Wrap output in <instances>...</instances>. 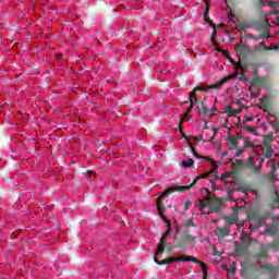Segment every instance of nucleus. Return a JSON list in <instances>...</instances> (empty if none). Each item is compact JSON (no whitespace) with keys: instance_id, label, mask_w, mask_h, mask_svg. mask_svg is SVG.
<instances>
[{"instance_id":"58","label":"nucleus","mask_w":279,"mask_h":279,"mask_svg":"<svg viewBox=\"0 0 279 279\" xmlns=\"http://www.w3.org/2000/svg\"><path fill=\"white\" fill-rule=\"evenodd\" d=\"M251 98H252V99L258 98V94L251 93Z\"/></svg>"},{"instance_id":"9","label":"nucleus","mask_w":279,"mask_h":279,"mask_svg":"<svg viewBox=\"0 0 279 279\" xmlns=\"http://www.w3.org/2000/svg\"><path fill=\"white\" fill-rule=\"evenodd\" d=\"M235 53H236V57L239 58L240 62L242 60H245V58H247V56H250V46L241 45V44L235 45Z\"/></svg>"},{"instance_id":"60","label":"nucleus","mask_w":279,"mask_h":279,"mask_svg":"<svg viewBox=\"0 0 279 279\" xmlns=\"http://www.w3.org/2000/svg\"><path fill=\"white\" fill-rule=\"evenodd\" d=\"M170 232H171V227H168V230L165 232V235L169 236Z\"/></svg>"},{"instance_id":"52","label":"nucleus","mask_w":279,"mask_h":279,"mask_svg":"<svg viewBox=\"0 0 279 279\" xmlns=\"http://www.w3.org/2000/svg\"><path fill=\"white\" fill-rule=\"evenodd\" d=\"M203 121H204V126H203V130H208V123H209V121L208 120H206V119H203Z\"/></svg>"},{"instance_id":"13","label":"nucleus","mask_w":279,"mask_h":279,"mask_svg":"<svg viewBox=\"0 0 279 279\" xmlns=\"http://www.w3.org/2000/svg\"><path fill=\"white\" fill-rule=\"evenodd\" d=\"M247 254V245H239L235 242V256H245Z\"/></svg>"},{"instance_id":"62","label":"nucleus","mask_w":279,"mask_h":279,"mask_svg":"<svg viewBox=\"0 0 279 279\" xmlns=\"http://www.w3.org/2000/svg\"><path fill=\"white\" fill-rule=\"evenodd\" d=\"M179 132L181 135L184 134V131L182 130V126H180V125H179Z\"/></svg>"},{"instance_id":"26","label":"nucleus","mask_w":279,"mask_h":279,"mask_svg":"<svg viewBox=\"0 0 279 279\" xmlns=\"http://www.w3.org/2000/svg\"><path fill=\"white\" fill-rule=\"evenodd\" d=\"M173 247H175V246H173V244H171V243L166 244L165 250H166L168 256L173 255Z\"/></svg>"},{"instance_id":"22","label":"nucleus","mask_w":279,"mask_h":279,"mask_svg":"<svg viewBox=\"0 0 279 279\" xmlns=\"http://www.w3.org/2000/svg\"><path fill=\"white\" fill-rule=\"evenodd\" d=\"M270 143H274V133H268L264 135L263 145H270Z\"/></svg>"},{"instance_id":"46","label":"nucleus","mask_w":279,"mask_h":279,"mask_svg":"<svg viewBox=\"0 0 279 279\" xmlns=\"http://www.w3.org/2000/svg\"><path fill=\"white\" fill-rule=\"evenodd\" d=\"M217 37L215 35L211 36V44L214 45V47H217V45H219V43H217Z\"/></svg>"},{"instance_id":"42","label":"nucleus","mask_w":279,"mask_h":279,"mask_svg":"<svg viewBox=\"0 0 279 279\" xmlns=\"http://www.w3.org/2000/svg\"><path fill=\"white\" fill-rule=\"evenodd\" d=\"M246 36H247L251 40H255V43H256L259 38H263V36L256 37V36L252 35V34H247Z\"/></svg>"},{"instance_id":"24","label":"nucleus","mask_w":279,"mask_h":279,"mask_svg":"<svg viewBox=\"0 0 279 279\" xmlns=\"http://www.w3.org/2000/svg\"><path fill=\"white\" fill-rule=\"evenodd\" d=\"M243 109H239V110H234L232 109L231 106H227V114H228V119H230V117H234V114L239 113V112H242Z\"/></svg>"},{"instance_id":"14","label":"nucleus","mask_w":279,"mask_h":279,"mask_svg":"<svg viewBox=\"0 0 279 279\" xmlns=\"http://www.w3.org/2000/svg\"><path fill=\"white\" fill-rule=\"evenodd\" d=\"M157 210L161 219L167 223L168 228H171V221L167 219V216H165V214L162 213V203L157 202Z\"/></svg>"},{"instance_id":"1","label":"nucleus","mask_w":279,"mask_h":279,"mask_svg":"<svg viewBox=\"0 0 279 279\" xmlns=\"http://www.w3.org/2000/svg\"><path fill=\"white\" fill-rule=\"evenodd\" d=\"M232 80V76H226L222 80H220L217 84L209 85L207 87H194V89L190 94V101H197V93H208V90H221L223 88L225 84H228Z\"/></svg>"},{"instance_id":"27","label":"nucleus","mask_w":279,"mask_h":279,"mask_svg":"<svg viewBox=\"0 0 279 279\" xmlns=\"http://www.w3.org/2000/svg\"><path fill=\"white\" fill-rule=\"evenodd\" d=\"M236 274V263L233 262L230 268L228 269V276H234Z\"/></svg>"},{"instance_id":"23","label":"nucleus","mask_w":279,"mask_h":279,"mask_svg":"<svg viewBox=\"0 0 279 279\" xmlns=\"http://www.w3.org/2000/svg\"><path fill=\"white\" fill-rule=\"evenodd\" d=\"M267 180H269L270 182H272V184L275 182L278 181V177L276 175V168H274L267 175H266Z\"/></svg>"},{"instance_id":"20","label":"nucleus","mask_w":279,"mask_h":279,"mask_svg":"<svg viewBox=\"0 0 279 279\" xmlns=\"http://www.w3.org/2000/svg\"><path fill=\"white\" fill-rule=\"evenodd\" d=\"M198 114L202 119H206V117H208V109L204 102H202V107L198 109Z\"/></svg>"},{"instance_id":"33","label":"nucleus","mask_w":279,"mask_h":279,"mask_svg":"<svg viewBox=\"0 0 279 279\" xmlns=\"http://www.w3.org/2000/svg\"><path fill=\"white\" fill-rule=\"evenodd\" d=\"M243 147H245V149H247V147H256V144L251 142L250 138H245Z\"/></svg>"},{"instance_id":"10","label":"nucleus","mask_w":279,"mask_h":279,"mask_svg":"<svg viewBox=\"0 0 279 279\" xmlns=\"http://www.w3.org/2000/svg\"><path fill=\"white\" fill-rule=\"evenodd\" d=\"M263 269L268 271L269 279H278V267L274 266V264H266Z\"/></svg>"},{"instance_id":"39","label":"nucleus","mask_w":279,"mask_h":279,"mask_svg":"<svg viewBox=\"0 0 279 279\" xmlns=\"http://www.w3.org/2000/svg\"><path fill=\"white\" fill-rule=\"evenodd\" d=\"M193 108H195V102L193 100L190 101V107L187 108L185 114L186 117H189V113L191 112V110H193Z\"/></svg>"},{"instance_id":"19","label":"nucleus","mask_w":279,"mask_h":279,"mask_svg":"<svg viewBox=\"0 0 279 279\" xmlns=\"http://www.w3.org/2000/svg\"><path fill=\"white\" fill-rule=\"evenodd\" d=\"M265 232L266 234H269L270 236H274L276 232H278V229L275 226L271 225H265Z\"/></svg>"},{"instance_id":"61","label":"nucleus","mask_w":279,"mask_h":279,"mask_svg":"<svg viewBox=\"0 0 279 279\" xmlns=\"http://www.w3.org/2000/svg\"><path fill=\"white\" fill-rule=\"evenodd\" d=\"M229 162H231V169H235L236 165L232 162V159H230Z\"/></svg>"},{"instance_id":"11","label":"nucleus","mask_w":279,"mask_h":279,"mask_svg":"<svg viewBox=\"0 0 279 279\" xmlns=\"http://www.w3.org/2000/svg\"><path fill=\"white\" fill-rule=\"evenodd\" d=\"M183 226V232L182 236L183 240L186 241V243H193L195 241V236L191 235V227L189 225H182Z\"/></svg>"},{"instance_id":"59","label":"nucleus","mask_w":279,"mask_h":279,"mask_svg":"<svg viewBox=\"0 0 279 279\" xmlns=\"http://www.w3.org/2000/svg\"><path fill=\"white\" fill-rule=\"evenodd\" d=\"M217 51H218L219 53H223V56H226V53H227V52H226L223 49H221V48H218Z\"/></svg>"},{"instance_id":"28","label":"nucleus","mask_w":279,"mask_h":279,"mask_svg":"<svg viewBox=\"0 0 279 279\" xmlns=\"http://www.w3.org/2000/svg\"><path fill=\"white\" fill-rule=\"evenodd\" d=\"M192 165H195V160H193V159L184 160L182 162V167H184V169H191Z\"/></svg>"},{"instance_id":"31","label":"nucleus","mask_w":279,"mask_h":279,"mask_svg":"<svg viewBox=\"0 0 279 279\" xmlns=\"http://www.w3.org/2000/svg\"><path fill=\"white\" fill-rule=\"evenodd\" d=\"M194 221V218H190L186 222H183L185 226H190V228H197V225Z\"/></svg>"},{"instance_id":"18","label":"nucleus","mask_w":279,"mask_h":279,"mask_svg":"<svg viewBox=\"0 0 279 279\" xmlns=\"http://www.w3.org/2000/svg\"><path fill=\"white\" fill-rule=\"evenodd\" d=\"M209 208L208 215H210V213H219V210H221V204L218 202L209 203Z\"/></svg>"},{"instance_id":"57","label":"nucleus","mask_w":279,"mask_h":279,"mask_svg":"<svg viewBox=\"0 0 279 279\" xmlns=\"http://www.w3.org/2000/svg\"><path fill=\"white\" fill-rule=\"evenodd\" d=\"M215 112H217V107H214L209 113V117H213V114H215Z\"/></svg>"},{"instance_id":"50","label":"nucleus","mask_w":279,"mask_h":279,"mask_svg":"<svg viewBox=\"0 0 279 279\" xmlns=\"http://www.w3.org/2000/svg\"><path fill=\"white\" fill-rule=\"evenodd\" d=\"M252 121H254V117H245V120L243 123H250Z\"/></svg>"},{"instance_id":"2","label":"nucleus","mask_w":279,"mask_h":279,"mask_svg":"<svg viewBox=\"0 0 279 279\" xmlns=\"http://www.w3.org/2000/svg\"><path fill=\"white\" fill-rule=\"evenodd\" d=\"M232 80V76H226L222 80H220L217 84L209 85L207 87H194V89L190 94V101H197V93H208V90H221L223 88L225 84H228Z\"/></svg>"},{"instance_id":"49","label":"nucleus","mask_w":279,"mask_h":279,"mask_svg":"<svg viewBox=\"0 0 279 279\" xmlns=\"http://www.w3.org/2000/svg\"><path fill=\"white\" fill-rule=\"evenodd\" d=\"M247 165H251V167L254 166V157H250L246 161Z\"/></svg>"},{"instance_id":"51","label":"nucleus","mask_w":279,"mask_h":279,"mask_svg":"<svg viewBox=\"0 0 279 279\" xmlns=\"http://www.w3.org/2000/svg\"><path fill=\"white\" fill-rule=\"evenodd\" d=\"M194 141H196L197 143H199V141H204V135H198L196 137H194Z\"/></svg>"},{"instance_id":"55","label":"nucleus","mask_w":279,"mask_h":279,"mask_svg":"<svg viewBox=\"0 0 279 279\" xmlns=\"http://www.w3.org/2000/svg\"><path fill=\"white\" fill-rule=\"evenodd\" d=\"M234 11H230L229 13V21H232V19L234 17Z\"/></svg>"},{"instance_id":"17","label":"nucleus","mask_w":279,"mask_h":279,"mask_svg":"<svg viewBox=\"0 0 279 279\" xmlns=\"http://www.w3.org/2000/svg\"><path fill=\"white\" fill-rule=\"evenodd\" d=\"M225 57L235 69H241V66H243V61H234V59L230 54H228V52H226Z\"/></svg>"},{"instance_id":"64","label":"nucleus","mask_w":279,"mask_h":279,"mask_svg":"<svg viewBox=\"0 0 279 279\" xmlns=\"http://www.w3.org/2000/svg\"><path fill=\"white\" fill-rule=\"evenodd\" d=\"M276 204H279V196L275 199Z\"/></svg>"},{"instance_id":"5","label":"nucleus","mask_w":279,"mask_h":279,"mask_svg":"<svg viewBox=\"0 0 279 279\" xmlns=\"http://www.w3.org/2000/svg\"><path fill=\"white\" fill-rule=\"evenodd\" d=\"M271 247H274V244L271 243L259 244L257 252L253 255L254 260L257 263H260V260H267V258H269V250H271Z\"/></svg>"},{"instance_id":"36","label":"nucleus","mask_w":279,"mask_h":279,"mask_svg":"<svg viewBox=\"0 0 279 279\" xmlns=\"http://www.w3.org/2000/svg\"><path fill=\"white\" fill-rule=\"evenodd\" d=\"M205 22L208 23V25H211L214 32H217V29L215 28V24L213 23V20H210V17H208V15L206 17H204Z\"/></svg>"},{"instance_id":"12","label":"nucleus","mask_w":279,"mask_h":279,"mask_svg":"<svg viewBox=\"0 0 279 279\" xmlns=\"http://www.w3.org/2000/svg\"><path fill=\"white\" fill-rule=\"evenodd\" d=\"M264 112H269V96H264L260 98V105L258 106Z\"/></svg>"},{"instance_id":"29","label":"nucleus","mask_w":279,"mask_h":279,"mask_svg":"<svg viewBox=\"0 0 279 279\" xmlns=\"http://www.w3.org/2000/svg\"><path fill=\"white\" fill-rule=\"evenodd\" d=\"M245 132H248V134H253L254 136H258V132H256V129L252 126H244Z\"/></svg>"},{"instance_id":"41","label":"nucleus","mask_w":279,"mask_h":279,"mask_svg":"<svg viewBox=\"0 0 279 279\" xmlns=\"http://www.w3.org/2000/svg\"><path fill=\"white\" fill-rule=\"evenodd\" d=\"M247 27V24H245V23H240L239 24V26H238V29L240 31V32H245V28Z\"/></svg>"},{"instance_id":"47","label":"nucleus","mask_w":279,"mask_h":279,"mask_svg":"<svg viewBox=\"0 0 279 279\" xmlns=\"http://www.w3.org/2000/svg\"><path fill=\"white\" fill-rule=\"evenodd\" d=\"M187 117L189 116L184 114L183 118H181L180 124H179L180 126L184 125V122L186 121Z\"/></svg>"},{"instance_id":"21","label":"nucleus","mask_w":279,"mask_h":279,"mask_svg":"<svg viewBox=\"0 0 279 279\" xmlns=\"http://www.w3.org/2000/svg\"><path fill=\"white\" fill-rule=\"evenodd\" d=\"M227 140L230 142L229 149H236L239 146V141H236L232 135H229Z\"/></svg>"},{"instance_id":"30","label":"nucleus","mask_w":279,"mask_h":279,"mask_svg":"<svg viewBox=\"0 0 279 279\" xmlns=\"http://www.w3.org/2000/svg\"><path fill=\"white\" fill-rule=\"evenodd\" d=\"M263 162H265L264 159L260 160V163L258 166H252L254 173H260V169H263Z\"/></svg>"},{"instance_id":"56","label":"nucleus","mask_w":279,"mask_h":279,"mask_svg":"<svg viewBox=\"0 0 279 279\" xmlns=\"http://www.w3.org/2000/svg\"><path fill=\"white\" fill-rule=\"evenodd\" d=\"M233 184H241V179L234 178L233 179Z\"/></svg>"},{"instance_id":"15","label":"nucleus","mask_w":279,"mask_h":279,"mask_svg":"<svg viewBox=\"0 0 279 279\" xmlns=\"http://www.w3.org/2000/svg\"><path fill=\"white\" fill-rule=\"evenodd\" d=\"M260 147L265 151L264 157L268 160L271 159V157L274 156V148H271L270 145H260Z\"/></svg>"},{"instance_id":"7","label":"nucleus","mask_w":279,"mask_h":279,"mask_svg":"<svg viewBox=\"0 0 279 279\" xmlns=\"http://www.w3.org/2000/svg\"><path fill=\"white\" fill-rule=\"evenodd\" d=\"M247 220L248 221H257V223L267 225V215H265L256 209H252V210L247 211Z\"/></svg>"},{"instance_id":"44","label":"nucleus","mask_w":279,"mask_h":279,"mask_svg":"<svg viewBox=\"0 0 279 279\" xmlns=\"http://www.w3.org/2000/svg\"><path fill=\"white\" fill-rule=\"evenodd\" d=\"M235 162L238 167H245V161H243L242 159H235Z\"/></svg>"},{"instance_id":"16","label":"nucleus","mask_w":279,"mask_h":279,"mask_svg":"<svg viewBox=\"0 0 279 279\" xmlns=\"http://www.w3.org/2000/svg\"><path fill=\"white\" fill-rule=\"evenodd\" d=\"M202 158H203V160H207L208 162H210L213 165L211 170L209 172H207L208 175H213V173H215L217 175V169L219 168V166L215 165V160H213L208 156H203Z\"/></svg>"},{"instance_id":"8","label":"nucleus","mask_w":279,"mask_h":279,"mask_svg":"<svg viewBox=\"0 0 279 279\" xmlns=\"http://www.w3.org/2000/svg\"><path fill=\"white\" fill-rule=\"evenodd\" d=\"M170 262H177V263H182V262H187V263H196L197 265H201L204 274H206V264L204 262H199L197 258L193 257V256H180L177 257V259H170Z\"/></svg>"},{"instance_id":"53","label":"nucleus","mask_w":279,"mask_h":279,"mask_svg":"<svg viewBox=\"0 0 279 279\" xmlns=\"http://www.w3.org/2000/svg\"><path fill=\"white\" fill-rule=\"evenodd\" d=\"M204 191H207V202H210V191H208V189L203 187Z\"/></svg>"},{"instance_id":"25","label":"nucleus","mask_w":279,"mask_h":279,"mask_svg":"<svg viewBox=\"0 0 279 279\" xmlns=\"http://www.w3.org/2000/svg\"><path fill=\"white\" fill-rule=\"evenodd\" d=\"M263 226H265V223H263V222H256L255 225L251 223L250 230H251V232H256V230H258L259 228H263Z\"/></svg>"},{"instance_id":"34","label":"nucleus","mask_w":279,"mask_h":279,"mask_svg":"<svg viewBox=\"0 0 279 279\" xmlns=\"http://www.w3.org/2000/svg\"><path fill=\"white\" fill-rule=\"evenodd\" d=\"M189 145H190V147H191V149H192V154H193V156H195V158H203L204 156H201L199 157V155L197 154V150L195 149V147L193 146V143H189Z\"/></svg>"},{"instance_id":"3","label":"nucleus","mask_w":279,"mask_h":279,"mask_svg":"<svg viewBox=\"0 0 279 279\" xmlns=\"http://www.w3.org/2000/svg\"><path fill=\"white\" fill-rule=\"evenodd\" d=\"M206 178H208L207 172L197 175L190 185H177V186L168 187L166 191H163L160 194L158 199H165V197H167V195H172V193H175V191H189V189H193V186H195V184H197V182H199V180H204Z\"/></svg>"},{"instance_id":"48","label":"nucleus","mask_w":279,"mask_h":279,"mask_svg":"<svg viewBox=\"0 0 279 279\" xmlns=\"http://www.w3.org/2000/svg\"><path fill=\"white\" fill-rule=\"evenodd\" d=\"M191 208V201H186L184 204V210H189Z\"/></svg>"},{"instance_id":"54","label":"nucleus","mask_w":279,"mask_h":279,"mask_svg":"<svg viewBox=\"0 0 279 279\" xmlns=\"http://www.w3.org/2000/svg\"><path fill=\"white\" fill-rule=\"evenodd\" d=\"M209 182L211 183L213 191H217V189H219V187L215 186V181L213 179L209 180Z\"/></svg>"},{"instance_id":"45","label":"nucleus","mask_w":279,"mask_h":279,"mask_svg":"<svg viewBox=\"0 0 279 279\" xmlns=\"http://www.w3.org/2000/svg\"><path fill=\"white\" fill-rule=\"evenodd\" d=\"M230 175H232V172H226L221 174L220 180H226V178H230Z\"/></svg>"},{"instance_id":"4","label":"nucleus","mask_w":279,"mask_h":279,"mask_svg":"<svg viewBox=\"0 0 279 279\" xmlns=\"http://www.w3.org/2000/svg\"><path fill=\"white\" fill-rule=\"evenodd\" d=\"M167 236L168 235L163 234L159 241V244L157 245V250L154 256V260L157 265H171L172 263H175V262H170V260H178V257H168L167 259H163V260L159 259L161 254H165V246L167 245L165 241H167Z\"/></svg>"},{"instance_id":"32","label":"nucleus","mask_w":279,"mask_h":279,"mask_svg":"<svg viewBox=\"0 0 279 279\" xmlns=\"http://www.w3.org/2000/svg\"><path fill=\"white\" fill-rule=\"evenodd\" d=\"M206 5H205V13H204V19L208 16V13L210 12V4L208 3V0H203Z\"/></svg>"},{"instance_id":"40","label":"nucleus","mask_w":279,"mask_h":279,"mask_svg":"<svg viewBox=\"0 0 279 279\" xmlns=\"http://www.w3.org/2000/svg\"><path fill=\"white\" fill-rule=\"evenodd\" d=\"M236 191H240L241 193H247V189L243 187V186H240L238 189H233L231 190V193H234Z\"/></svg>"},{"instance_id":"63","label":"nucleus","mask_w":279,"mask_h":279,"mask_svg":"<svg viewBox=\"0 0 279 279\" xmlns=\"http://www.w3.org/2000/svg\"><path fill=\"white\" fill-rule=\"evenodd\" d=\"M221 156H222L223 158H226V156H228V151L221 153Z\"/></svg>"},{"instance_id":"38","label":"nucleus","mask_w":279,"mask_h":279,"mask_svg":"<svg viewBox=\"0 0 279 279\" xmlns=\"http://www.w3.org/2000/svg\"><path fill=\"white\" fill-rule=\"evenodd\" d=\"M206 203L202 201V198L198 199V208L199 210H204L206 208Z\"/></svg>"},{"instance_id":"43","label":"nucleus","mask_w":279,"mask_h":279,"mask_svg":"<svg viewBox=\"0 0 279 279\" xmlns=\"http://www.w3.org/2000/svg\"><path fill=\"white\" fill-rule=\"evenodd\" d=\"M245 151V147L239 148L235 153V156L240 157L243 156V153Z\"/></svg>"},{"instance_id":"6","label":"nucleus","mask_w":279,"mask_h":279,"mask_svg":"<svg viewBox=\"0 0 279 279\" xmlns=\"http://www.w3.org/2000/svg\"><path fill=\"white\" fill-rule=\"evenodd\" d=\"M235 221H236V216H233L232 218L227 220V225L225 227H217L216 236H218V239H225V236H230V227Z\"/></svg>"},{"instance_id":"35","label":"nucleus","mask_w":279,"mask_h":279,"mask_svg":"<svg viewBox=\"0 0 279 279\" xmlns=\"http://www.w3.org/2000/svg\"><path fill=\"white\" fill-rule=\"evenodd\" d=\"M184 243H186V240H184V235H182L177 242V247H184Z\"/></svg>"},{"instance_id":"37","label":"nucleus","mask_w":279,"mask_h":279,"mask_svg":"<svg viewBox=\"0 0 279 279\" xmlns=\"http://www.w3.org/2000/svg\"><path fill=\"white\" fill-rule=\"evenodd\" d=\"M241 239L245 240L246 243H252V239L245 232H242Z\"/></svg>"}]
</instances>
